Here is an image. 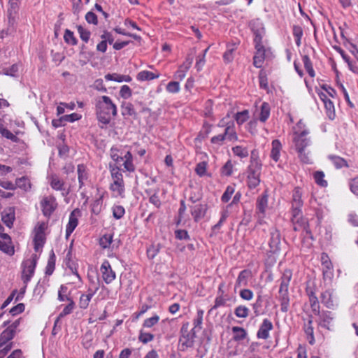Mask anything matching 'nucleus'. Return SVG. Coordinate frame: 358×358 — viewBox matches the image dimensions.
<instances>
[{"label":"nucleus","instance_id":"1","mask_svg":"<svg viewBox=\"0 0 358 358\" xmlns=\"http://www.w3.org/2000/svg\"><path fill=\"white\" fill-rule=\"evenodd\" d=\"M96 118L101 128L108 124L117 115V108L112 99L106 95L99 96L94 99Z\"/></svg>","mask_w":358,"mask_h":358},{"label":"nucleus","instance_id":"2","mask_svg":"<svg viewBox=\"0 0 358 358\" xmlns=\"http://www.w3.org/2000/svg\"><path fill=\"white\" fill-rule=\"evenodd\" d=\"M303 191L299 187H296L292 192V221L294 224V229L298 231L303 229L308 231V224L307 222L302 218V206L303 201L302 199Z\"/></svg>","mask_w":358,"mask_h":358},{"label":"nucleus","instance_id":"3","mask_svg":"<svg viewBox=\"0 0 358 358\" xmlns=\"http://www.w3.org/2000/svg\"><path fill=\"white\" fill-rule=\"evenodd\" d=\"M262 166L260 160L255 156V152L252 151L250 164L248 169V185L249 188L253 189L259 185Z\"/></svg>","mask_w":358,"mask_h":358},{"label":"nucleus","instance_id":"4","mask_svg":"<svg viewBox=\"0 0 358 358\" xmlns=\"http://www.w3.org/2000/svg\"><path fill=\"white\" fill-rule=\"evenodd\" d=\"M309 130L306 128L304 122L301 120L296 124V131L294 133L293 142L296 152L304 150L310 145V140L307 136Z\"/></svg>","mask_w":358,"mask_h":358},{"label":"nucleus","instance_id":"5","mask_svg":"<svg viewBox=\"0 0 358 358\" xmlns=\"http://www.w3.org/2000/svg\"><path fill=\"white\" fill-rule=\"evenodd\" d=\"M225 139L232 142L238 140V136L235 131L233 123L231 124L227 125V127L224 129V132L223 134H220L212 137L210 142L213 144L221 145Z\"/></svg>","mask_w":358,"mask_h":358},{"label":"nucleus","instance_id":"6","mask_svg":"<svg viewBox=\"0 0 358 358\" xmlns=\"http://www.w3.org/2000/svg\"><path fill=\"white\" fill-rule=\"evenodd\" d=\"M36 255H33L31 259L24 260L22 264V280L24 284L27 285L34 275L36 266Z\"/></svg>","mask_w":358,"mask_h":358},{"label":"nucleus","instance_id":"7","mask_svg":"<svg viewBox=\"0 0 358 358\" xmlns=\"http://www.w3.org/2000/svg\"><path fill=\"white\" fill-rule=\"evenodd\" d=\"M188 323L184 324L180 330L181 336L179 339V343L182 351L192 347L194 344V334L192 332V330L191 331H188Z\"/></svg>","mask_w":358,"mask_h":358},{"label":"nucleus","instance_id":"8","mask_svg":"<svg viewBox=\"0 0 358 358\" xmlns=\"http://www.w3.org/2000/svg\"><path fill=\"white\" fill-rule=\"evenodd\" d=\"M43 214L50 217L57 207V203L53 196H44L40 202Z\"/></svg>","mask_w":358,"mask_h":358},{"label":"nucleus","instance_id":"9","mask_svg":"<svg viewBox=\"0 0 358 358\" xmlns=\"http://www.w3.org/2000/svg\"><path fill=\"white\" fill-rule=\"evenodd\" d=\"M316 315L319 316L317 322L320 327L325 328L328 330L333 329L334 317L331 312L327 310L322 312L320 311V313Z\"/></svg>","mask_w":358,"mask_h":358},{"label":"nucleus","instance_id":"10","mask_svg":"<svg viewBox=\"0 0 358 358\" xmlns=\"http://www.w3.org/2000/svg\"><path fill=\"white\" fill-rule=\"evenodd\" d=\"M100 271L102 275V278L106 284L111 283L116 278L115 272L113 271L108 260L103 261L101 266Z\"/></svg>","mask_w":358,"mask_h":358},{"label":"nucleus","instance_id":"11","mask_svg":"<svg viewBox=\"0 0 358 358\" xmlns=\"http://www.w3.org/2000/svg\"><path fill=\"white\" fill-rule=\"evenodd\" d=\"M0 250L10 256L13 255L15 252L11 238L7 234L0 235Z\"/></svg>","mask_w":358,"mask_h":358},{"label":"nucleus","instance_id":"12","mask_svg":"<svg viewBox=\"0 0 358 358\" xmlns=\"http://www.w3.org/2000/svg\"><path fill=\"white\" fill-rule=\"evenodd\" d=\"M273 329V323L267 318L263 320L257 333V337L259 339L266 340L269 338V331Z\"/></svg>","mask_w":358,"mask_h":358},{"label":"nucleus","instance_id":"13","mask_svg":"<svg viewBox=\"0 0 358 358\" xmlns=\"http://www.w3.org/2000/svg\"><path fill=\"white\" fill-rule=\"evenodd\" d=\"M99 288V280H98L97 283L94 286V289L92 290L91 288H89L88 289V294H81L80 299H79V307L81 309H86L89 303L94 295V294L98 291Z\"/></svg>","mask_w":358,"mask_h":358},{"label":"nucleus","instance_id":"14","mask_svg":"<svg viewBox=\"0 0 358 358\" xmlns=\"http://www.w3.org/2000/svg\"><path fill=\"white\" fill-rule=\"evenodd\" d=\"M271 251L275 252L280 250V231L273 228L270 231V240L268 242Z\"/></svg>","mask_w":358,"mask_h":358},{"label":"nucleus","instance_id":"15","mask_svg":"<svg viewBox=\"0 0 358 358\" xmlns=\"http://www.w3.org/2000/svg\"><path fill=\"white\" fill-rule=\"evenodd\" d=\"M306 292L308 296L309 303L313 313L314 314H319L320 306L315 292L310 287H308Z\"/></svg>","mask_w":358,"mask_h":358},{"label":"nucleus","instance_id":"16","mask_svg":"<svg viewBox=\"0 0 358 358\" xmlns=\"http://www.w3.org/2000/svg\"><path fill=\"white\" fill-rule=\"evenodd\" d=\"M50 184L51 187L57 191H61L63 196H66L69 193V189H66L64 182L57 176H52Z\"/></svg>","mask_w":358,"mask_h":358},{"label":"nucleus","instance_id":"17","mask_svg":"<svg viewBox=\"0 0 358 358\" xmlns=\"http://www.w3.org/2000/svg\"><path fill=\"white\" fill-rule=\"evenodd\" d=\"M80 215V210L78 209L73 210L69 216V223L66 229V235L69 236L76 229L78 225V217Z\"/></svg>","mask_w":358,"mask_h":358},{"label":"nucleus","instance_id":"18","mask_svg":"<svg viewBox=\"0 0 358 358\" xmlns=\"http://www.w3.org/2000/svg\"><path fill=\"white\" fill-rule=\"evenodd\" d=\"M278 300L280 301V310L283 313H286L289 307V296L288 289H279Z\"/></svg>","mask_w":358,"mask_h":358},{"label":"nucleus","instance_id":"19","mask_svg":"<svg viewBox=\"0 0 358 358\" xmlns=\"http://www.w3.org/2000/svg\"><path fill=\"white\" fill-rule=\"evenodd\" d=\"M207 210L206 205L197 204L191 207V214L194 220L197 222L204 217Z\"/></svg>","mask_w":358,"mask_h":358},{"label":"nucleus","instance_id":"20","mask_svg":"<svg viewBox=\"0 0 358 358\" xmlns=\"http://www.w3.org/2000/svg\"><path fill=\"white\" fill-rule=\"evenodd\" d=\"M78 179L79 182V189H81L89 178L88 170L84 164H78L77 166Z\"/></svg>","mask_w":358,"mask_h":358},{"label":"nucleus","instance_id":"21","mask_svg":"<svg viewBox=\"0 0 358 358\" xmlns=\"http://www.w3.org/2000/svg\"><path fill=\"white\" fill-rule=\"evenodd\" d=\"M252 276L250 270L245 269L240 272L235 283V289L243 286H247L249 278Z\"/></svg>","mask_w":358,"mask_h":358},{"label":"nucleus","instance_id":"22","mask_svg":"<svg viewBox=\"0 0 358 358\" xmlns=\"http://www.w3.org/2000/svg\"><path fill=\"white\" fill-rule=\"evenodd\" d=\"M268 206V196L266 194L259 196L257 201V213L258 217L263 218Z\"/></svg>","mask_w":358,"mask_h":358},{"label":"nucleus","instance_id":"23","mask_svg":"<svg viewBox=\"0 0 358 358\" xmlns=\"http://www.w3.org/2000/svg\"><path fill=\"white\" fill-rule=\"evenodd\" d=\"M321 302L327 308H334L335 306V303L334 300V294L333 291L331 290H326L321 294L320 296Z\"/></svg>","mask_w":358,"mask_h":358},{"label":"nucleus","instance_id":"24","mask_svg":"<svg viewBox=\"0 0 358 358\" xmlns=\"http://www.w3.org/2000/svg\"><path fill=\"white\" fill-rule=\"evenodd\" d=\"M327 158L336 169H341L343 167L348 168L350 166L348 162L340 156L329 155Z\"/></svg>","mask_w":358,"mask_h":358},{"label":"nucleus","instance_id":"25","mask_svg":"<svg viewBox=\"0 0 358 358\" xmlns=\"http://www.w3.org/2000/svg\"><path fill=\"white\" fill-rule=\"evenodd\" d=\"M303 330L305 334L308 336V342L310 345H313L315 343V337H314V328L313 327V319L312 316L309 317L307 322L304 323Z\"/></svg>","mask_w":358,"mask_h":358},{"label":"nucleus","instance_id":"26","mask_svg":"<svg viewBox=\"0 0 358 358\" xmlns=\"http://www.w3.org/2000/svg\"><path fill=\"white\" fill-rule=\"evenodd\" d=\"M272 148L270 157L275 162H278L280 156V151L282 150V144L279 140L275 139L271 143Z\"/></svg>","mask_w":358,"mask_h":358},{"label":"nucleus","instance_id":"27","mask_svg":"<svg viewBox=\"0 0 358 358\" xmlns=\"http://www.w3.org/2000/svg\"><path fill=\"white\" fill-rule=\"evenodd\" d=\"M255 49L256 52L253 57V64L255 67L261 68L265 59V49L264 48Z\"/></svg>","mask_w":358,"mask_h":358},{"label":"nucleus","instance_id":"28","mask_svg":"<svg viewBox=\"0 0 358 358\" xmlns=\"http://www.w3.org/2000/svg\"><path fill=\"white\" fill-rule=\"evenodd\" d=\"M110 189L113 192V196L122 197L124 196V182H112L110 186Z\"/></svg>","mask_w":358,"mask_h":358},{"label":"nucleus","instance_id":"29","mask_svg":"<svg viewBox=\"0 0 358 358\" xmlns=\"http://www.w3.org/2000/svg\"><path fill=\"white\" fill-rule=\"evenodd\" d=\"M2 221L9 228H11L15 220V213L13 209L9 208L2 213Z\"/></svg>","mask_w":358,"mask_h":358},{"label":"nucleus","instance_id":"30","mask_svg":"<svg viewBox=\"0 0 358 358\" xmlns=\"http://www.w3.org/2000/svg\"><path fill=\"white\" fill-rule=\"evenodd\" d=\"M122 115L123 116L136 117V113L133 104L130 102L123 101L121 105Z\"/></svg>","mask_w":358,"mask_h":358},{"label":"nucleus","instance_id":"31","mask_svg":"<svg viewBox=\"0 0 358 358\" xmlns=\"http://www.w3.org/2000/svg\"><path fill=\"white\" fill-rule=\"evenodd\" d=\"M15 333L7 327L0 335V347H3L13 338Z\"/></svg>","mask_w":358,"mask_h":358},{"label":"nucleus","instance_id":"32","mask_svg":"<svg viewBox=\"0 0 358 358\" xmlns=\"http://www.w3.org/2000/svg\"><path fill=\"white\" fill-rule=\"evenodd\" d=\"M159 77V73H155L148 71H140L136 76V78L139 81L151 80L158 78Z\"/></svg>","mask_w":358,"mask_h":358},{"label":"nucleus","instance_id":"33","mask_svg":"<svg viewBox=\"0 0 358 358\" xmlns=\"http://www.w3.org/2000/svg\"><path fill=\"white\" fill-rule=\"evenodd\" d=\"M292 277V272L291 270L286 269L284 271L282 277L280 278V289H288L290 280Z\"/></svg>","mask_w":358,"mask_h":358},{"label":"nucleus","instance_id":"34","mask_svg":"<svg viewBox=\"0 0 358 358\" xmlns=\"http://www.w3.org/2000/svg\"><path fill=\"white\" fill-rule=\"evenodd\" d=\"M18 10V4L16 1H13L10 0L9 1V8H8V22L9 24L14 23L15 15L17 13Z\"/></svg>","mask_w":358,"mask_h":358},{"label":"nucleus","instance_id":"35","mask_svg":"<svg viewBox=\"0 0 358 358\" xmlns=\"http://www.w3.org/2000/svg\"><path fill=\"white\" fill-rule=\"evenodd\" d=\"M231 330L234 334V339L236 341H242L247 336V332L243 327H233Z\"/></svg>","mask_w":358,"mask_h":358},{"label":"nucleus","instance_id":"36","mask_svg":"<svg viewBox=\"0 0 358 358\" xmlns=\"http://www.w3.org/2000/svg\"><path fill=\"white\" fill-rule=\"evenodd\" d=\"M15 185L16 187L20 188L26 192L31 189V182L27 177L17 178Z\"/></svg>","mask_w":358,"mask_h":358},{"label":"nucleus","instance_id":"37","mask_svg":"<svg viewBox=\"0 0 358 358\" xmlns=\"http://www.w3.org/2000/svg\"><path fill=\"white\" fill-rule=\"evenodd\" d=\"M270 115V106L268 103L264 102L261 106L259 120L262 122H266Z\"/></svg>","mask_w":358,"mask_h":358},{"label":"nucleus","instance_id":"38","mask_svg":"<svg viewBox=\"0 0 358 358\" xmlns=\"http://www.w3.org/2000/svg\"><path fill=\"white\" fill-rule=\"evenodd\" d=\"M302 60L303 62L304 68L306 70L307 73L309 74L310 77H315V73L313 68V64L310 57L308 55H304L302 57Z\"/></svg>","mask_w":358,"mask_h":358},{"label":"nucleus","instance_id":"39","mask_svg":"<svg viewBox=\"0 0 358 358\" xmlns=\"http://www.w3.org/2000/svg\"><path fill=\"white\" fill-rule=\"evenodd\" d=\"M250 310L245 306L240 305L234 309V314L238 318H246L249 315Z\"/></svg>","mask_w":358,"mask_h":358},{"label":"nucleus","instance_id":"40","mask_svg":"<svg viewBox=\"0 0 358 358\" xmlns=\"http://www.w3.org/2000/svg\"><path fill=\"white\" fill-rule=\"evenodd\" d=\"M113 242V235L110 234H104L99 239V245L103 249L109 248Z\"/></svg>","mask_w":358,"mask_h":358},{"label":"nucleus","instance_id":"41","mask_svg":"<svg viewBox=\"0 0 358 358\" xmlns=\"http://www.w3.org/2000/svg\"><path fill=\"white\" fill-rule=\"evenodd\" d=\"M292 34L295 38L296 45L299 47L301 45V40L303 36V29L299 25H294L292 27Z\"/></svg>","mask_w":358,"mask_h":358},{"label":"nucleus","instance_id":"42","mask_svg":"<svg viewBox=\"0 0 358 358\" xmlns=\"http://www.w3.org/2000/svg\"><path fill=\"white\" fill-rule=\"evenodd\" d=\"M314 179L315 182L321 187H327L328 183L327 181L324 179V173L323 171H316L314 173Z\"/></svg>","mask_w":358,"mask_h":358},{"label":"nucleus","instance_id":"43","mask_svg":"<svg viewBox=\"0 0 358 358\" xmlns=\"http://www.w3.org/2000/svg\"><path fill=\"white\" fill-rule=\"evenodd\" d=\"M68 288L66 286L62 285L58 291V300L59 301H68L72 299L67 294Z\"/></svg>","mask_w":358,"mask_h":358},{"label":"nucleus","instance_id":"44","mask_svg":"<svg viewBox=\"0 0 358 358\" xmlns=\"http://www.w3.org/2000/svg\"><path fill=\"white\" fill-rule=\"evenodd\" d=\"M161 249L160 244H152L147 249V255L149 259H154L159 252Z\"/></svg>","mask_w":358,"mask_h":358},{"label":"nucleus","instance_id":"45","mask_svg":"<svg viewBox=\"0 0 358 358\" xmlns=\"http://www.w3.org/2000/svg\"><path fill=\"white\" fill-rule=\"evenodd\" d=\"M155 336L152 334L150 332H146L143 330V329H141L138 339L143 343H148L152 341L154 339Z\"/></svg>","mask_w":358,"mask_h":358},{"label":"nucleus","instance_id":"46","mask_svg":"<svg viewBox=\"0 0 358 358\" xmlns=\"http://www.w3.org/2000/svg\"><path fill=\"white\" fill-rule=\"evenodd\" d=\"M159 321V317L157 315H155L150 318H147L143 323V329L144 328H152L157 324Z\"/></svg>","mask_w":358,"mask_h":358},{"label":"nucleus","instance_id":"47","mask_svg":"<svg viewBox=\"0 0 358 358\" xmlns=\"http://www.w3.org/2000/svg\"><path fill=\"white\" fill-rule=\"evenodd\" d=\"M34 249L38 251L43 246L45 243V234H35L34 238Z\"/></svg>","mask_w":358,"mask_h":358},{"label":"nucleus","instance_id":"48","mask_svg":"<svg viewBox=\"0 0 358 358\" xmlns=\"http://www.w3.org/2000/svg\"><path fill=\"white\" fill-rule=\"evenodd\" d=\"M224 291H222V293L217 296L215 300V304L209 310V313L213 310L217 309L219 307L224 306L226 304L227 299L223 296Z\"/></svg>","mask_w":358,"mask_h":358},{"label":"nucleus","instance_id":"49","mask_svg":"<svg viewBox=\"0 0 358 358\" xmlns=\"http://www.w3.org/2000/svg\"><path fill=\"white\" fill-rule=\"evenodd\" d=\"M64 39L66 43L72 45H76L78 43V41L74 36L73 32L69 29H66L64 35Z\"/></svg>","mask_w":358,"mask_h":358},{"label":"nucleus","instance_id":"50","mask_svg":"<svg viewBox=\"0 0 358 358\" xmlns=\"http://www.w3.org/2000/svg\"><path fill=\"white\" fill-rule=\"evenodd\" d=\"M249 118V112L248 110H244L238 112L235 115V120L238 124H242L245 122Z\"/></svg>","mask_w":358,"mask_h":358},{"label":"nucleus","instance_id":"51","mask_svg":"<svg viewBox=\"0 0 358 358\" xmlns=\"http://www.w3.org/2000/svg\"><path fill=\"white\" fill-rule=\"evenodd\" d=\"M68 302H69V304L66 305L64 308L63 310L59 313V315L58 316V319H60V318L64 317V316H66L67 315H69L73 310V309L75 308V303H74V301H73V299H71L70 301H68Z\"/></svg>","mask_w":358,"mask_h":358},{"label":"nucleus","instance_id":"52","mask_svg":"<svg viewBox=\"0 0 358 358\" xmlns=\"http://www.w3.org/2000/svg\"><path fill=\"white\" fill-rule=\"evenodd\" d=\"M113 182H124L122 173L120 172L119 168H113L110 170Z\"/></svg>","mask_w":358,"mask_h":358},{"label":"nucleus","instance_id":"53","mask_svg":"<svg viewBox=\"0 0 358 358\" xmlns=\"http://www.w3.org/2000/svg\"><path fill=\"white\" fill-rule=\"evenodd\" d=\"M77 29L80 38L85 43H87L91 35L90 31L83 27L81 25L77 26Z\"/></svg>","mask_w":358,"mask_h":358},{"label":"nucleus","instance_id":"54","mask_svg":"<svg viewBox=\"0 0 358 358\" xmlns=\"http://www.w3.org/2000/svg\"><path fill=\"white\" fill-rule=\"evenodd\" d=\"M235 189L233 186H227L224 194L221 197V200L224 203L228 202L231 198L232 194L234 193Z\"/></svg>","mask_w":358,"mask_h":358},{"label":"nucleus","instance_id":"55","mask_svg":"<svg viewBox=\"0 0 358 358\" xmlns=\"http://www.w3.org/2000/svg\"><path fill=\"white\" fill-rule=\"evenodd\" d=\"M324 107L327 110V114L329 119L333 120L335 117L334 113V105L333 102L329 99L327 101H325L324 103Z\"/></svg>","mask_w":358,"mask_h":358},{"label":"nucleus","instance_id":"56","mask_svg":"<svg viewBox=\"0 0 358 358\" xmlns=\"http://www.w3.org/2000/svg\"><path fill=\"white\" fill-rule=\"evenodd\" d=\"M264 34V31H255V48H264L262 43V36Z\"/></svg>","mask_w":358,"mask_h":358},{"label":"nucleus","instance_id":"57","mask_svg":"<svg viewBox=\"0 0 358 358\" xmlns=\"http://www.w3.org/2000/svg\"><path fill=\"white\" fill-rule=\"evenodd\" d=\"M207 163L206 162H201L196 164L195 168V172L201 177L206 174Z\"/></svg>","mask_w":358,"mask_h":358},{"label":"nucleus","instance_id":"58","mask_svg":"<svg viewBox=\"0 0 358 358\" xmlns=\"http://www.w3.org/2000/svg\"><path fill=\"white\" fill-rule=\"evenodd\" d=\"M232 150L234 155L241 158L247 157L248 156V151L245 148H243L241 146H236L232 148Z\"/></svg>","mask_w":358,"mask_h":358},{"label":"nucleus","instance_id":"59","mask_svg":"<svg viewBox=\"0 0 358 358\" xmlns=\"http://www.w3.org/2000/svg\"><path fill=\"white\" fill-rule=\"evenodd\" d=\"M233 164L231 161H227L222 168V174L226 176H229L233 173Z\"/></svg>","mask_w":358,"mask_h":358},{"label":"nucleus","instance_id":"60","mask_svg":"<svg viewBox=\"0 0 358 358\" xmlns=\"http://www.w3.org/2000/svg\"><path fill=\"white\" fill-rule=\"evenodd\" d=\"M125 210L122 206H114L113 207V215L116 219H120L124 215Z\"/></svg>","mask_w":358,"mask_h":358},{"label":"nucleus","instance_id":"61","mask_svg":"<svg viewBox=\"0 0 358 358\" xmlns=\"http://www.w3.org/2000/svg\"><path fill=\"white\" fill-rule=\"evenodd\" d=\"M132 94L131 88L128 85H122L120 90V95L122 98L127 99Z\"/></svg>","mask_w":358,"mask_h":358},{"label":"nucleus","instance_id":"62","mask_svg":"<svg viewBox=\"0 0 358 358\" xmlns=\"http://www.w3.org/2000/svg\"><path fill=\"white\" fill-rule=\"evenodd\" d=\"M180 84L178 82L172 81L166 85V90L170 93H177L180 91Z\"/></svg>","mask_w":358,"mask_h":358},{"label":"nucleus","instance_id":"63","mask_svg":"<svg viewBox=\"0 0 358 358\" xmlns=\"http://www.w3.org/2000/svg\"><path fill=\"white\" fill-rule=\"evenodd\" d=\"M350 191L355 195H358V176L352 178L349 182Z\"/></svg>","mask_w":358,"mask_h":358},{"label":"nucleus","instance_id":"64","mask_svg":"<svg viewBox=\"0 0 358 358\" xmlns=\"http://www.w3.org/2000/svg\"><path fill=\"white\" fill-rule=\"evenodd\" d=\"M85 20L90 24L96 25L98 24L97 16L92 11L87 13L85 15Z\"/></svg>","mask_w":358,"mask_h":358}]
</instances>
